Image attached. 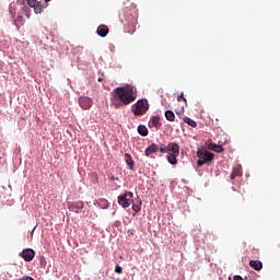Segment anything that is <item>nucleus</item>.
Here are the masks:
<instances>
[{
    "label": "nucleus",
    "instance_id": "28",
    "mask_svg": "<svg viewBox=\"0 0 280 280\" xmlns=\"http://www.w3.org/2000/svg\"><path fill=\"white\" fill-rule=\"evenodd\" d=\"M27 19H30V14H26Z\"/></svg>",
    "mask_w": 280,
    "mask_h": 280
},
{
    "label": "nucleus",
    "instance_id": "14",
    "mask_svg": "<svg viewBox=\"0 0 280 280\" xmlns=\"http://www.w3.org/2000/svg\"><path fill=\"white\" fill-rule=\"evenodd\" d=\"M159 152V145L152 143L151 145H149L145 151L144 154L145 156H152V154Z\"/></svg>",
    "mask_w": 280,
    "mask_h": 280
},
{
    "label": "nucleus",
    "instance_id": "26",
    "mask_svg": "<svg viewBox=\"0 0 280 280\" xmlns=\"http://www.w3.org/2000/svg\"><path fill=\"white\" fill-rule=\"evenodd\" d=\"M49 1H51V0H45L46 3H49Z\"/></svg>",
    "mask_w": 280,
    "mask_h": 280
},
{
    "label": "nucleus",
    "instance_id": "1",
    "mask_svg": "<svg viewBox=\"0 0 280 280\" xmlns=\"http://www.w3.org/2000/svg\"><path fill=\"white\" fill-rule=\"evenodd\" d=\"M112 104L115 108H121V106H128L137 100V89L132 85L119 86L112 92Z\"/></svg>",
    "mask_w": 280,
    "mask_h": 280
},
{
    "label": "nucleus",
    "instance_id": "12",
    "mask_svg": "<svg viewBox=\"0 0 280 280\" xmlns=\"http://www.w3.org/2000/svg\"><path fill=\"white\" fill-rule=\"evenodd\" d=\"M172 145H178V143L170 142L166 147H163V144H161L158 150H160L161 154H168L170 152H172Z\"/></svg>",
    "mask_w": 280,
    "mask_h": 280
},
{
    "label": "nucleus",
    "instance_id": "17",
    "mask_svg": "<svg viewBox=\"0 0 280 280\" xmlns=\"http://www.w3.org/2000/svg\"><path fill=\"white\" fill-rule=\"evenodd\" d=\"M141 205H143V201L141 200V198L138 197L132 203V210L136 213H139V211H141Z\"/></svg>",
    "mask_w": 280,
    "mask_h": 280
},
{
    "label": "nucleus",
    "instance_id": "2",
    "mask_svg": "<svg viewBox=\"0 0 280 280\" xmlns=\"http://www.w3.org/2000/svg\"><path fill=\"white\" fill-rule=\"evenodd\" d=\"M119 21L125 23V32L127 34H135L137 32V11H135V5H131V8L125 7L119 13Z\"/></svg>",
    "mask_w": 280,
    "mask_h": 280
},
{
    "label": "nucleus",
    "instance_id": "22",
    "mask_svg": "<svg viewBox=\"0 0 280 280\" xmlns=\"http://www.w3.org/2000/svg\"><path fill=\"white\" fill-rule=\"evenodd\" d=\"M237 176H242V170L234 168L232 174H231V179L233 180V179L237 178Z\"/></svg>",
    "mask_w": 280,
    "mask_h": 280
},
{
    "label": "nucleus",
    "instance_id": "7",
    "mask_svg": "<svg viewBox=\"0 0 280 280\" xmlns=\"http://www.w3.org/2000/svg\"><path fill=\"white\" fill-rule=\"evenodd\" d=\"M68 209L73 213H80L84 209V201L68 202Z\"/></svg>",
    "mask_w": 280,
    "mask_h": 280
},
{
    "label": "nucleus",
    "instance_id": "8",
    "mask_svg": "<svg viewBox=\"0 0 280 280\" xmlns=\"http://www.w3.org/2000/svg\"><path fill=\"white\" fill-rule=\"evenodd\" d=\"M79 105L83 110H89L91 106H93V98L88 97V96H81L79 97Z\"/></svg>",
    "mask_w": 280,
    "mask_h": 280
},
{
    "label": "nucleus",
    "instance_id": "23",
    "mask_svg": "<svg viewBox=\"0 0 280 280\" xmlns=\"http://www.w3.org/2000/svg\"><path fill=\"white\" fill-rule=\"evenodd\" d=\"M115 272H117L118 275H121V272H122L121 266L116 265Z\"/></svg>",
    "mask_w": 280,
    "mask_h": 280
},
{
    "label": "nucleus",
    "instance_id": "25",
    "mask_svg": "<svg viewBox=\"0 0 280 280\" xmlns=\"http://www.w3.org/2000/svg\"><path fill=\"white\" fill-rule=\"evenodd\" d=\"M28 5H34V0H27Z\"/></svg>",
    "mask_w": 280,
    "mask_h": 280
},
{
    "label": "nucleus",
    "instance_id": "11",
    "mask_svg": "<svg viewBox=\"0 0 280 280\" xmlns=\"http://www.w3.org/2000/svg\"><path fill=\"white\" fill-rule=\"evenodd\" d=\"M108 26L104 25V24H101L97 30H96V34L98 36H101V38H106V36H108Z\"/></svg>",
    "mask_w": 280,
    "mask_h": 280
},
{
    "label": "nucleus",
    "instance_id": "13",
    "mask_svg": "<svg viewBox=\"0 0 280 280\" xmlns=\"http://www.w3.org/2000/svg\"><path fill=\"white\" fill-rule=\"evenodd\" d=\"M30 8H34L35 14H42L43 13V4L36 0H33V4H28Z\"/></svg>",
    "mask_w": 280,
    "mask_h": 280
},
{
    "label": "nucleus",
    "instance_id": "5",
    "mask_svg": "<svg viewBox=\"0 0 280 280\" xmlns=\"http://www.w3.org/2000/svg\"><path fill=\"white\" fill-rule=\"evenodd\" d=\"M132 198H135V194H132V191H126L118 196V205H120L122 209H128V207L135 202V199Z\"/></svg>",
    "mask_w": 280,
    "mask_h": 280
},
{
    "label": "nucleus",
    "instance_id": "27",
    "mask_svg": "<svg viewBox=\"0 0 280 280\" xmlns=\"http://www.w3.org/2000/svg\"><path fill=\"white\" fill-rule=\"evenodd\" d=\"M98 82H102V78L98 79Z\"/></svg>",
    "mask_w": 280,
    "mask_h": 280
},
{
    "label": "nucleus",
    "instance_id": "9",
    "mask_svg": "<svg viewBox=\"0 0 280 280\" xmlns=\"http://www.w3.org/2000/svg\"><path fill=\"white\" fill-rule=\"evenodd\" d=\"M36 253L34 252V249H24L20 256L22 257V259H24V261H32L35 257Z\"/></svg>",
    "mask_w": 280,
    "mask_h": 280
},
{
    "label": "nucleus",
    "instance_id": "18",
    "mask_svg": "<svg viewBox=\"0 0 280 280\" xmlns=\"http://www.w3.org/2000/svg\"><path fill=\"white\" fill-rule=\"evenodd\" d=\"M125 161H126V164L128 165L129 170H135V161L132 160L131 154L126 153Z\"/></svg>",
    "mask_w": 280,
    "mask_h": 280
},
{
    "label": "nucleus",
    "instance_id": "19",
    "mask_svg": "<svg viewBox=\"0 0 280 280\" xmlns=\"http://www.w3.org/2000/svg\"><path fill=\"white\" fill-rule=\"evenodd\" d=\"M138 132L141 135V137H148V127L143 125L138 126Z\"/></svg>",
    "mask_w": 280,
    "mask_h": 280
},
{
    "label": "nucleus",
    "instance_id": "4",
    "mask_svg": "<svg viewBox=\"0 0 280 280\" xmlns=\"http://www.w3.org/2000/svg\"><path fill=\"white\" fill-rule=\"evenodd\" d=\"M149 108L150 105L148 104V100H139L136 104L131 106V110L136 117L145 115Z\"/></svg>",
    "mask_w": 280,
    "mask_h": 280
},
{
    "label": "nucleus",
    "instance_id": "21",
    "mask_svg": "<svg viewBox=\"0 0 280 280\" xmlns=\"http://www.w3.org/2000/svg\"><path fill=\"white\" fill-rule=\"evenodd\" d=\"M184 122L188 124V126H190L191 128H196V126H198V124H196V121L189 117H185Z\"/></svg>",
    "mask_w": 280,
    "mask_h": 280
},
{
    "label": "nucleus",
    "instance_id": "16",
    "mask_svg": "<svg viewBox=\"0 0 280 280\" xmlns=\"http://www.w3.org/2000/svg\"><path fill=\"white\" fill-rule=\"evenodd\" d=\"M249 266L250 268H253L254 270H261V268H264V264L260 260H250L249 261Z\"/></svg>",
    "mask_w": 280,
    "mask_h": 280
},
{
    "label": "nucleus",
    "instance_id": "24",
    "mask_svg": "<svg viewBox=\"0 0 280 280\" xmlns=\"http://www.w3.org/2000/svg\"><path fill=\"white\" fill-rule=\"evenodd\" d=\"M187 102V98H185L184 94L182 93L178 97H177V102Z\"/></svg>",
    "mask_w": 280,
    "mask_h": 280
},
{
    "label": "nucleus",
    "instance_id": "20",
    "mask_svg": "<svg viewBox=\"0 0 280 280\" xmlns=\"http://www.w3.org/2000/svg\"><path fill=\"white\" fill-rule=\"evenodd\" d=\"M165 117H166L167 121H174V119H176V115H174V112H172V110H166Z\"/></svg>",
    "mask_w": 280,
    "mask_h": 280
},
{
    "label": "nucleus",
    "instance_id": "10",
    "mask_svg": "<svg viewBox=\"0 0 280 280\" xmlns=\"http://www.w3.org/2000/svg\"><path fill=\"white\" fill-rule=\"evenodd\" d=\"M161 118L159 116H153L151 120L149 121V128H154L159 130L161 128Z\"/></svg>",
    "mask_w": 280,
    "mask_h": 280
},
{
    "label": "nucleus",
    "instance_id": "6",
    "mask_svg": "<svg viewBox=\"0 0 280 280\" xmlns=\"http://www.w3.org/2000/svg\"><path fill=\"white\" fill-rule=\"evenodd\" d=\"M172 151L167 154L166 159L171 165L178 163V156H180V147L178 144H172Z\"/></svg>",
    "mask_w": 280,
    "mask_h": 280
},
{
    "label": "nucleus",
    "instance_id": "3",
    "mask_svg": "<svg viewBox=\"0 0 280 280\" xmlns=\"http://www.w3.org/2000/svg\"><path fill=\"white\" fill-rule=\"evenodd\" d=\"M197 166L202 167V165H209L213 159H215V154L211 153L206 147H202L197 150Z\"/></svg>",
    "mask_w": 280,
    "mask_h": 280
},
{
    "label": "nucleus",
    "instance_id": "15",
    "mask_svg": "<svg viewBox=\"0 0 280 280\" xmlns=\"http://www.w3.org/2000/svg\"><path fill=\"white\" fill-rule=\"evenodd\" d=\"M207 148L208 150H212L213 152H218V153L224 152V148H222V145L215 144L213 142L209 143Z\"/></svg>",
    "mask_w": 280,
    "mask_h": 280
}]
</instances>
